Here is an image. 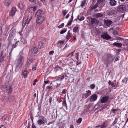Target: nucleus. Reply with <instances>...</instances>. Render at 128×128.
I'll list each match as a JSON object with an SVG mask.
<instances>
[{
    "label": "nucleus",
    "instance_id": "19",
    "mask_svg": "<svg viewBox=\"0 0 128 128\" xmlns=\"http://www.w3.org/2000/svg\"><path fill=\"white\" fill-rule=\"evenodd\" d=\"M11 45L10 44H8V48L7 49V53L8 52L9 53V55L8 56L9 57L11 56V53L12 52H10V48L11 46Z\"/></svg>",
    "mask_w": 128,
    "mask_h": 128
},
{
    "label": "nucleus",
    "instance_id": "49",
    "mask_svg": "<svg viewBox=\"0 0 128 128\" xmlns=\"http://www.w3.org/2000/svg\"><path fill=\"white\" fill-rule=\"evenodd\" d=\"M78 18L80 21H81L84 20V16H82L80 18H79V17L78 16Z\"/></svg>",
    "mask_w": 128,
    "mask_h": 128
},
{
    "label": "nucleus",
    "instance_id": "42",
    "mask_svg": "<svg viewBox=\"0 0 128 128\" xmlns=\"http://www.w3.org/2000/svg\"><path fill=\"white\" fill-rule=\"evenodd\" d=\"M76 68L75 65L74 64H73L72 65L70 66V69L72 70V71H74Z\"/></svg>",
    "mask_w": 128,
    "mask_h": 128
},
{
    "label": "nucleus",
    "instance_id": "38",
    "mask_svg": "<svg viewBox=\"0 0 128 128\" xmlns=\"http://www.w3.org/2000/svg\"><path fill=\"white\" fill-rule=\"evenodd\" d=\"M86 2V0H83L82 1V3L80 5L81 7H83L85 6Z\"/></svg>",
    "mask_w": 128,
    "mask_h": 128
},
{
    "label": "nucleus",
    "instance_id": "9",
    "mask_svg": "<svg viewBox=\"0 0 128 128\" xmlns=\"http://www.w3.org/2000/svg\"><path fill=\"white\" fill-rule=\"evenodd\" d=\"M108 99L109 97L108 96H103L100 99V102L101 103H105L108 101Z\"/></svg>",
    "mask_w": 128,
    "mask_h": 128
},
{
    "label": "nucleus",
    "instance_id": "14",
    "mask_svg": "<svg viewBox=\"0 0 128 128\" xmlns=\"http://www.w3.org/2000/svg\"><path fill=\"white\" fill-rule=\"evenodd\" d=\"M119 10L121 11H125L126 10V6L124 5H122L118 7Z\"/></svg>",
    "mask_w": 128,
    "mask_h": 128
},
{
    "label": "nucleus",
    "instance_id": "61",
    "mask_svg": "<svg viewBox=\"0 0 128 128\" xmlns=\"http://www.w3.org/2000/svg\"><path fill=\"white\" fill-rule=\"evenodd\" d=\"M81 64V62H78V61L77 62H76V65H78Z\"/></svg>",
    "mask_w": 128,
    "mask_h": 128
},
{
    "label": "nucleus",
    "instance_id": "20",
    "mask_svg": "<svg viewBox=\"0 0 128 128\" xmlns=\"http://www.w3.org/2000/svg\"><path fill=\"white\" fill-rule=\"evenodd\" d=\"M109 3L110 5L114 6L116 5V2L115 0H110Z\"/></svg>",
    "mask_w": 128,
    "mask_h": 128
},
{
    "label": "nucleus",
    "instance_id": "63",
    "mask_svg": "<svg viewBox=\"0 0 128 128\" xmlns=\"http://www.w3.org/2000/svg\"><path fill=\"white\" fill-rule=\"evenodd\" d=\"M62 93L63 94H64L66 93V92L64 90L62 91Z\"/></svg>",
    "mask_w": 128,
    "mask_h": 128
},
{
    "label": "nucleus",
    "instance_id": "40",
    "mask_svg": "<svg viewBox=\"0 0 128 128\" xmlns=\"http://www.w3.org/2000/svg\"><path fill=\"white\" fill-rule=\"evenodd\" d=\"M64 76L63 75L62 76H61L60 77H59L57 79V80H62L64 78Z\"/></svg>",
    "mask_w": 128,
    "mask_h": 128
},
{
    "label": "nucleus",
    "instance_id": "32",
    "mask_svg": "<svg viewBox=\"0 0 128 128\" xmlns=\"http://www.w3.org/2000/svg\"><path fill=\"white\" fill-rule=\"evenodd\" d=\"M33 60V59L32 58H29L28 59V60L27 61V65L28 66L29 64L31 63L32 61Z\"/></svg>",
    "mask_w": 128,
    "mask_h": 128
},
{
    "label": "nucleus",
    "instance_id": "43",
    "mask_svg": "<svg viewBox=\"0 0 128 128\" xmlns=\"http://www.w3.org/2000/svg\"><path fill=\"white\" fill-rule=\"evenodd\" d=\"M100 128H104L106 127V123L104 122L102 124L100 125Z\"/></svg>",
    "mask_w": 128,
    "mask_h": 128
},
{
    "label": "nucleus",
    "instance_id": "18",
    "mask_svg": "<svg viewBox=\"0 0 128 128\" xmlns=\"http://www.w3.org/2000/svg\"><path fill=\"white\" fill-rule=\"evenodd\" d=\"M90 94L91 91L90 90H88V91H86V92L84 95V97L85 98H86Z\"/></svg>",
    "mask_w": 128,
    "mask_h": 128
},
{
    "label": "nucleus",
    "instance_id": "34",
    "mask_svg": "<svg viewBox=\"0 0 128 128\" xmlns=\"http://www.w3.org/2000/svg\"><path fill=\"white\" fill-rule=\"evenodd\" d=\"M0 118L1 119L2 121H4L7 118V116H0Z\"/></svg>",
    "mask_w": 128,
    "mask_h": 128
},
{
    "label": "nucleus",
    "instance_id": "3",
    "mask_svg": "<svg viewBox=\"0 0 128 128\" xmlns=\"http://www.w3.org/2000/svg\"><path fill=\"white\" fill-rule=\"evenodd\" d=\"M2 89H4V91H6L7 93L9 94H11L12 92V88L11 86H7L5 85L2 86Z\"/></svg>",
    "mask_w": 128,
    "mask_h": 128
},
{
    "label": "nucleus",
    "instance_id": "58",
    "mask_svg": "<svg viewBox=\"0 0 128 128\" xmlns=\"http://www.w3.org/2000/svg\"><path fill=\"white\" fill-rule=\"evenodd\" d=\"M52 100V97H50L49 98V102L50 104L51 103Z\"/></svg>",
    "mask_w": 128,
    "mask_h": 128
},
{
    "label": "nucleus",
    "instance_id": "5",
    "mask_svg": "<svg viewBox=\"0 0 128 128\" xmlns=\"http://www.w3.org/2000/svg\"><path fill=\"white\" fill-rule=\"evenodd\" d=\"M101 37L103 39L106 40H108L110 38V36H109L106 32H105L102 33Z\"/></svg>",
    "mask_w": 128,
    "mask_h": 128
},
{
    "label": "nucleus",
    "instance_id": "35",
    "mask_svg": "<svg viewBox=\"0 0 128 128\" xmlns=\"http://www.w3.org/2000/svg\"><path fill=\"white\" fill-rule=\"evenodd\" d=\"M82 66L80 67V68H78V67H77L76 68H75L74 70V71L76 72H78L80 70L82 69Z\"/></svg>",
    "mask_w": 128,
    "mask_h": 128
},
{
    "label": "nucleus",
    "instance_id": "53",
    "mask_svg": "<svg viewBox=\"0 0 128 128\" xmlns=\"http://www.w3.org/2000/svg\"><path fill=\"white\" fill-rule=\"evenodd\" d=\"M118 109L117 108L116 109H113L112 110V112L114 113H116V112L118 111Z\"/></svg>",
    "mask_w": 128,
    "mask_h": 128
},
{
    "label": "nucleus",
    "instance_id": "41",
    "mask_svg": "<svg viewBox=\"0 0 128 128\" xmlns=\"http://www.w3.org/2000/svg\"><path fill=\"white\" fill-rule=\"evenodd\" d=\"M2 25L0 24V36L2 34Z\"/></svg>",
    "mask_w": 128,
    "mask_h": 128
},
{
    "label": "nucleus",
    "instance_id": "6",
    "mask_svg": "<svg viewBox=\"0 0 128 128\" xmlns=\"http://www.w3.org/2000/svg\"><path fill=\"white\" fill-rule=\"evenodd\" d=\"M104 0H98L96 4L94 6H92L91 7L92 10H93L96 8L98 6V4H102L101 5V6H103L104 5Z\"/></svg>",
    "mask_w": 128,
    "mask_h": 128
},
{
    "label": "nucleus",
    "instance_id": "64",
    "mask_svg": "<svg viewBox=\"0 0 128 128\" xmlns=\"http://www.w3.org/2000/svg\"><path fill=\"white\" fill-rule=\"evenodd\" d=\"M69 16V14H67L66 17V18L67 19L68 18Z\"/></svg>",
    "mask_w": 128,
    "mask_h": 128
},
{
    "label": "nucleus",
    "instance_id": "37",
    "mask_svg": "<svg viewBox=\"0 0 128 128\" xmlns=\"http://www.w3.org/2000/svg\"><path fill=\"white\" fill-rule=\"evenodd\" d=\"M75 52V50H74L70 54H69L68 55L66 56V57H68V56H70L71 57L74 54V53Z\"/></svg>",
    "mask_w": 128,
    "mask_h": 128
},
{
    "label": "nucleus",
    "instance_id": "16",
    "mask_svg": "<svg viewBox=\"0 0 128 128\" xmlns=\"http://www.w3.org/2000/svg\"><path fill=\"white\" fill-rule=\"evenodd\" d=\"M64 42V40L58 41L57 43L58 47V48H61Z\"/></svg>",
    "mask_w": 128,
    "mask_h": 128
},
{
    "label": "nucleus",
    "instance_id": "30",
    "mask_svg": "<svg viewBox=\"0 0 128 128\" xmlns=\"http://www.w3.org/2000/svg\"><path fill=\"white\" fill-rule=\"evenodd\" d=\"M112 45L114 46H118V47H121L122 46V44L120 43H117L116 42L114 43Z\"/></svg>",
    "mask_w": 128,
    "mask_h": 128
},
{
    "label": "nucleus",
    "instance_id": "11",
    "mask_svg": "<svg viewBox=\"0 0 128 128\" xmlns=\"http://www.w3.org/2000/svg\"><path fill=\"white\" fill-rule=\"evenodd\" d=\"M97 96L96 94L92 95L90 97V101L91 102H93L96 100L97 98Z\"/></svg>",
    "mask_w": 128,
    "mask_h": 128
},
{
    "label": "nucleus",
    "instance_id": "2",
    "mask_svg": "<svg viewBox=\"0 0 128 128\" xmlns=\"http://www.w3.org/2000/svg\"><path fill=\"white\" fill-rule=\"evenodd\" d=\"M32 18L31 16H29L28 14H25L24 16L23 20L22 27H24L26 24H28Z\"/></svg>",
    "mask_w": 128,
    "mask_h": 128
},
{
    "label": "nucleus",
    "instance_id": "57",
    "mask_svg": "<svg viewBox=\"0 0 128 128\" xmlns=\"http://www.w3.org/2000/svg\"><path fill=\"white\" fill-rule=\"evenodd\" d=\"M67 12L65 10H64L62 12V13L64 16H65L67 14Z\"/></svg>",
    "mask_w": 128,
    "mask_h": 128
},
{
    "label": "nucleus",
    "instance_id": "52",
    "mask_svg": "<svg viewBox=\"0 0 128 128\" xmlns=\"http://www.w3.org/2000/svg\"><path fill=\"white\" fill-rule=\"evenodd\" d=\"M62 105L66 107V104L65 101H64L62 102Z\"/></svg>",
    "mask_w": 128,
    "mask_h": 128
},
{
    "label": "nucleus",
    "instance_id": "29",
    "mask_svg": "<svg viewBox=\"0 0 128 128\" xmlns=\"http://www.w3.org/2000/svg\"><path fill=\"white\" fill-rule=\"evenodd\" d=\"M79 28L78 25H77L73 28V31L74 32L76 33L78 31V28Z\"/></svg>",
    "mask_w": 128,
    "mask_h": 128
},
{
    "label": "nucleus",
    "instance_id": "39",
    "mask_svg": "<svg viewBox=\"0 0 128 128\" xmlns=\"http://www.w3.org/2000/svg\"><path fill=\"white\" fill-rule=\"evenodd\" d=\"M109 85H111L113 87L115 86L114 85V84L113 82H112L110 81H109L108 82Z\"/></svg>",
    "mask_w": 128,
    "mask_h": 128
},
{
    "label": "nucleus",
    "instance_id": "36",
    "mask_svg": "<svg viewBox=\"0 0 128 128\" xmlns=\"http://www.w3.org/2000/svg\"><path fill=\"white\" fill-rule=\"evenodd\" d=\"M43 44L42 42H39L38 44V47L40 49L43 48Z\"/></svg>",
    "mask_w": 128,
    "mask_h": 128
},
{
    "label": "nucleus",
    "instance_id": "22",
    "mask_svg": "<svg viewBox=\"0 0 128 128\" xmlns=\"http://www.w3.org/2000/svg\"><path fill=\"white\" fill-rule=\"evenodd\" d=\"M16 9L15 8H12L10 11V14L11 16H14L16 12Z\"/></svg>",
    "mask_w": 128,
    "mask_h": 128
},
{
    "label": "nucleus",
    "instance_id": "21",
    "mask_svg": "<svg viewBox=\"0 0 128 128\" xmlns=\"http://www.w3.org/2000/svg\"><path fill=\"white\" fill-rule=\"evenodd\" d=\"M42 13V10H41L39 9L36 12L35 15L36 16H41V14Z\"/></svg>",
    "mask_w": 128,
    "mask_h": 128
},
{
    "label": "nucleus",
    "instance_id": "23",
    "mask_svg": "<svg viewBox=\"0 0 128 128\" xmlns=\"http://www.w3.org/2000/svg\"><path fill=\"white\" fill-rule=\"evenodd\" d=\"M104 63L106 66H108V64L110 63V61L109 59L106 58L104 60Z\"/></svg>",
    "mask_w": 128,
    "mask_h": 128
},
{
    "label": "nucleus",
    "instance_id": "46",
    "mask_svg": "<svg viewBox=\"0 0 128 128\" xmlns=\"http://www.w3.org/2000/svg\"><path fill=\"white\" fill-rule=\"evenodd\" d=\"M82 121V118H79L76 121V122L78 123H80Z\"/></svg>",
    "mask_w": 128,
    "mask_h": 128
},
{
    "label": "nucleus",
    "instance_id": "12",
    "mask_svg": "<svg viewBox=\"0 0 128 128\" xmlns=\"http://www.w3.org/2000/svg\"><path fill=\"white\" fill-rule=\"evenodd\" d=\"M15 30L13 29L12 30H11L10 32L8 38H12L14 37L15 35Z\"/></svg>",
    "mask_w": 128,
    "mask_h": 128
},
{
    "label": "nucleus",
    "instance_id": "31",
    "mask_svg": "<svg viewBox=\"0 0 128 128\" xmlns=\"http://www.w3.org/2000/svg\"><path fill=\"white\" fill-rule=\"evenodd\" d=\"M9 97L8 96H4L2 98L3 101L5 102H7L8 100Z\"/></svg>",
    "mask_w": 128,
    "mask_h": 128
},
{
    "label": "nucleus",
    "instance_id": "62",
    "mask_svg": "<svg viewBox=\"0 0 128 128\" xmlns=\"http://www.w3.org/2000/svg\"><path fill=\"white\" fill-rule=\"evenodd\" d=\"M0 128H6L5 126L4 125H2L0 126Z\"/></svg>",
    "mask_w": 128,
    "mask_h": 128
},
{
    "label": "nucleus",
    "instance_id": "47",
    "mask_svg": "<svg viewBox=\"0 0 128 128\" xmlns=\"http://www.w3.org/2000/svg\"><path fill=\"white\" fill-rule=\"evenodd\" d=\"M128 80V79L126 78H124L122 80V82L124 83H126Z\"/></svg>",
    "mask_w": 128,
    "mask_h": 128
},
{
    "label": "nucleus",
    "instance_id": "28",
    "mask_svg": "<svg viewBox=\"0 0 128 128\" xmlns=\"http://www.w3.org/2000/svg\"><path fill=\"white\" fill-rule=\"evenodd\" d=\"M36 6L31 7L29 8V10L31 12H34L36 10Z\"/></svg>",
    "mask_w": 128,
    "mask_h": 128
},
{
    "label": "nucleus",
    "instance_id": "27",
    "mask_svg": "<svg viewBox=\"0 0 128 128\" xmlns=\"http://www.w3.org/2000/svg\"><path fill=\"white\" fill-rule=\"evenodd\" d=\"M70 30L68 31L66 36V38L68 40H69L71 37L72 34L70 33Z\"/></svg>",
    "mask_w": 128,
    "mask_h": 128
},
{
    "label": "nucleus",
    "instance_id": "7",
    "mask_svg": "<svg viewBox=\"0 0 128 128\" xmlns=\"http://www.w3.org/2000/svg\"><path fill=\"white\" fill-rule=\"evenodd\" d=\"M44 18L42 16H40L36 19V22L38 24H40L44 21Z\"/></svg>",
    "mask_w": 128,
    "mask_h": 128
},
{
    "label": "nucleus",
    "instance_id": "45",
    "mask_svg": "<svg viewBox=\"0 0 128 128\" xmlns=\"http://www.w3.org/2000/svg\"><path fill=\"white\" fill-rule=\"evenodd\" d=\"M72 21V19H70V20L68 21L67 24V26H70L71 24Z\"/></svg>",
    "mask_w": 128,
    "mask_h": 128
},
{
    "label": "nucleus",
    "instance_id": "48",
    "mask_svg": "<svg viewBox=\"0 0 128 128\" xmlns=\"http://www.w3.org/2000/svg\"><path fill=\"white\" fill-rule=\"evenodd\" d=\"M118 119L117 118H115L114 121L112 123V124L113 125H114L118 121Z\"/></svg>",
    "mask_w": 128,
    "mask_h": 128
},
{
    "label": "nucleus",
    "instance_id": "50",
    "mask_svg": "<svg viewBox=\"0 0 128 128\" xmlns=\"http://www.w3.org/2000/svg\"><path fill=\"white\" fill-rule=\"evenodd\" d=\"M95 87V84H91V85L90 86V87L92 89H93L94 88V87Z\"/></svg>",
    "mask_w": 128,
    "mask_h": 128
},
{
    "label": "nucleus",
    "instance_id": "1",
    "mask_svg": "<svg viewBox=\"0 0 128 128\" xmlns=\"http://www.w3.org/2000/svg\"><path fill=\"white\" fill-rule=\"evenodd\" d=\"M21 52L20 53V55L18 56L17 59V63L16 66V68L19 69L22 67L23 62V56Z\"/></svg>",
    "mask_w": 128,
    "mask_h": 128
},
{
    "label": "nucleus",
    "instance_id": "44",
    "mask_svg": "<svg viewBox=\"0 0 128 128\" xmlns=\"http://www.w3.org/2000/svg\"><path fill=\"white\" fill-rule=\"evenodd\" d=\"M79 52H77L75 54V55H76V59L78 61V59H79Z\"/></svg>",
    "mask_w": 128,
    "mask_h": 128
},
{
    "label": "nucleus",
    "instance_id": "51",
    "mask_svg": "<svg viewBox=\"0 0 128 128\" xmlns=\"http://www.w3.org/2000/svg\"><path fill=\"white\" fill-rule=\"evenodd\" d=\"M66 30H62L60 31V33L61 34H62L66 32Z\"/></svg>",
    "mask_w": 128,
    "mask_h": 128
},
{
    "label": "nucleus",
    "instance_id": "13",
    "mask_svg": "<svg viewBox=\"0 0 128 128\" xmlns=\"http://www.w3.org/2000/svg\"><path fill=\"white\" fill-rule=\"evenodd\" d=\"M104 25L106 26H108L111 24L112 22V21L109 20H105L104 21Z\"/></svg>",
    "mask_w": 128,
    "mask_h": 128
},
{
    "label": "nucleus",
    "instance_id": "26",
    "mask_svg": "<svg viewBox=\"0 0 128 128\" xmlns=\"http://www.w3.org/2000/svg\"><path fill=\"white\" fill-rule=\"evenodd\" d=\"M103 14L102 13H98L96 14L95 15V16L97 18H100L103 17Z\"/></svg>",
    "mask_w": 128,
    "mask_h": 128
},
{
    "label": "nucleus",
    "instance_id": "8",
    "mask_svg": "<svg viewBox=\"0 0 128 128\" xmlns=\"http://www.w3.org/2000/svg\"><path fill=\"white\" fill-rule=\"evenodd\" d=\"M98 22V21L96 19L94 18H92L90 24L92 26H96L97 25Z\"/></svg>",
    "mask_w": 128,
    "mask_h": 128
},
{
    "label": "nucleus",
    "instance_id": "54",
    "mask_svg": "<svg viewBox=\"0 0 128 128\" xmlns=\"http://www.w3.org/2000/svg\"><path fill=\"white\" fill-rule=\"evenodd\" d=\"M52 86H48L46 87V88L47 89L50 90L52 89Z\"/></svg>",
    "mask_w": 128,
    "mask_h": 128
},
{
    "label": "nucleus",
    "instance_id": "59",
    "mask_svg": "<svg viewBox=\"0 0 128 128\" xmlns=\"http://www.w3.org/2000/svg\"><path fill=\"white\" fill-rule=\"evenodd\" d=\"M32 128H36V126L34 123L32 124Z\"/></svg>",
    "mask_w": 128,
    "mask_h": 128
},
{
    "label": "nucleus",
    "instance_id": "56",
    "mask_svg": "<svg viewBox=\"0 0 128 128\" xmlns=\"http://www.w3.org/2000/svg\"><path fill=\"white\" fill-rule=\"evenodd\" d=\"M64 23H62L58 26V28H62L64 26Z\"/></svg>",
    "mask_w": 128,
    "mask_h": 128
},
{
    "label": "nucleus",
    "instance_id": "33",
    "mask_svg": "<svg viewBox=\"0 0 128 128\" xmlns=\"http://www.w3.org/2000/svg\"><path fill=\"white\" fill-rule=\"evenodd\" d=\"M27 73L28 72L26 70H25L22 72V74L24 78H25L27 77Z\"/></svg>",
    "mask_w": 128,
    "mask_h": 128
},
{
    "label": "nucleus",
    "instance_id": "24",
    "mask_svg": "<svg viewBox=\"0 0 128 128\" xmlns=\"http://www.w3.org/2000/svg\"><path fill=\"white\" fill-rule=\"evenodd\" d=\"M38 51V50L37 48L35 47H34L32 48L31 50V52L33 53H35Z\"/></svg>",
    "mask_w": 128,
    "mask_h": 128
},
{
    "label": "nucleus",
    "instance_id": "15",
    "mask_svg": "<svg viewBox=\"0 0 128 128\" xmlns=\"http://www.w3.org/2000/svg\"><path fill=\"white\" fill-rule=\"evenodd\" d=\"M19 41H16L14 44H13V45H12L10 44H10L11 46L10 48V52H12V50L13 48H15L17 46V44H18V43L19 42Z\"/></svg>",
    "mask_w": 128,
    "mask_h": 128
},
{
    "label": "nucleus",
    "instance_id": "60",
    "mask_svg": "<svg viewBox=\"0 0 128 128\" xmlns=\"http://www.w3.org/2000/svg\"><path fill=\"white\" fill-rule=\"evenodd\" d=\"M52 1H54L56 3H58L59 1L58 0H50Z\"/></svg>",
    "mask_w": 128,
    "mask_h": 128
},
{
    "label": "nucleus",
    "instance_id": "4",
    "mask_svg": "<svg viewBox=\"0 0 128 128\" xmlns=\"http://www.w3.org/2000/svg\"><path fill=\"white\" fill-rule=\"evenodd\" d=\"M39 119L37 121V122L38 124L40 125L44 123V122H47L46 120H47L46 118L43 116H40L39 117Z\"/></svg>",
    "mask_w": 128,
    "mask_h": 128
},
{
    "label": "nucleus",
    "instance_id": "55",
    "mask_svg": "<svg viewBox=\"0 0 128 128\" xmlns=\"http://www.w3.org/2000/svg\"><path fill=\"white\" fill-rule=\"evenodd\" d=\"M49 82V81H44V84L43 85L44 87L45 86V85L47 84V83H48Z\"/></svg>",
    "mask_w": 128,
    "mask_h": 128
},
{
    "label": "nucleus",
    "instance_id": "10",
    "mask_svg": "<svg viewBox=\"0 0 128 128\" xmlns=\"http://www.w3.org/2000/svg\"><path fill=\"white\" fill-rule=\"evenodd\" d=\"M5 56V53L4 54V51H2L0 53V62H3Z\"/></svg>",
    "mask_w": 128,
    "mask_h": 128
},
{
    "label": "nucleus",
    "instance_id": "25",
    "mask_svg": "<svg viewBox=\"0 0 128 128\" xmlns=\"http://www.w3.org/2000/svg\"><path fill=\"white\" fill-rule=\"evenodd\" d=\"M10 3V0H6L4 1V4L6 6H9Z\"/></svg>",
    "mask_w": 128,
    "mask_h": 128
},
{
    "label": "nucleus",
    "instance_id": "17",
    "mask_svg": "<svg viewBox=\"0 0 128 128\" xmlns=\"http://www.w3.org/2000/svg\"><path fill=\"white\" fill-rule=\"evenodd\" d=\"M26 6L24 2H21L19 4L18 7L21 10L24 9Z\"/></svg>",
    "mask_w": 128,
    "mask_h": 128
}]
</instances>
